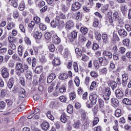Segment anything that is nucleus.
Listing matches in <instances>:
<instances>
[{
  "instance_id": "nucleus-1",
  "label": "nucleus",
  "mask_w": 131,
  "mask_h": 131,
  "mask_svg": "<svg viewBox=\"0 0 131 131\" xmlns=\"http://www.w3.org/2000/svg\"><path fill=\"white\" fill-rule=\"evenodd\" d=\"M28 66L27 64H22V63L19 62L16 63L15 66V72L17 76H21L22 73H24L28 70Z\"/></svg>"
},
{
  "instance_id": "nucleus-2",
  "label": "nucleus",
  "mask_w": 131,
  "mask_h": 131,
  "mask_svg": "<svg viewBox=\"0 0 131 131\" xmlns=\"http://www.w3.org/2000/svg\"><path fill=\"white\" fill-rule=\"evenodd\" d=\"M51 26L53 28H56L57 26L61 27L64 25V23L63 20H61L60 19V17L59 16H56L55 20H52L51 22Z\"/></svg>"
},
{
  "instance_id": "nucleus-3",
  "label": "nucleus",
  "mask_w": 131,
  "mask_h": 131,
  "mask_svg": "<svg viewBox=\"0 0 131 131\" xmlns=\"http://www.w3.org/2000/svg\"><path fill=\"white\" fill-rule=\"evenodd\" d=\"M110 95H111V91L110 88H105L104 92L103 94V98L106 104H109V100L110 99Z\"/></svg>"
},
{
  "instance_id": "nucleus-4",
  "label": "nucleus",
  "mask_w": 131,
  "mask_h": 131,
  "mask_svg": "<svg viewBox=\"0 0 131 131\" xmlns=\"http://www.w3.org/2000/svg\"><path fill=\"white\" fill-rule=\"evenodd\" d=\"M89 99L92 104L96 105L97 103V99H98V95L95 93H92L91 94Z\"/></svg>"
},
{
  "instance_id": "nucleus-5",
  "label": "nucleus",
  "mask_w": 131,
  "mask_h": 131,
  "mask_svg": "<svg viewBox=\"0 0 131 131\" xmlns=\"http://www.w3.org/2000/svg\"><path fill=\"white\" fill-rule=\"evenodd\" d=\"M80 7H81V4L79 2H76L72 5L71 10L73 12H76L80 9Z\"/></svg>"
},
{
  "instance_id": "nucleus-6",
  "label": "nucleus",
  "mask_w": 131,
  "mask_h": 131,
  "mask_svg": "<svg viewBox=\"0 0 131 131\" xmlns=\"http://www.w3.org/2000/svg\"><path fill=\"white\" fill-rule=\"evenodd\" d=\"M61 85V83L59 82H57V85L56 86V90H57L58 88H59L58 92L60 93H65L66 92V87L65 85Z\"/></svg>"
},
{
  "instance_id": "nucleus-7",
  "label": "nucleus",
  "mask_w": 131,
  "mask_h": 131,
  "mask_svg": "<svg viewBox=\"0 0 131 131\" xmlns=\"http://www.w3.org/2000/svg\"><path fill=\"white\" fill-rule=\"evenodd\" d=\"M128 80V77L127 76V74L124 73L122 75V85L123 86H126V84H127Z\"/></svg>"
},
{
  "instance_id": "nucleus-8",
  "label": "nucleus",
  "mask_w": 131,
  "mask_h": 131,
  "mask_svg": "<svg viewBox=\"0 0 131 131\" xmlns=\"http://www.w3.org/2000/svg\"><path fill=\"white\" fill-rule=\"evenodd\" d=\"M74 27V23L72 20H69L66 24V28L67 30H70L72 29Z\"/></svg>"
},
{
  "instance_id": "nucleus-9",
  "label": "nucleus",
  "mask_w": 131,
  "mask_h": 131,
  "mask_svg": "<svg viewBox=\"0 0 131 131\" xmlns=\"http://www.w3.org/2000/svg\"><path fill=\"white\" fill-rule=\"evenodd\" d=\"M25 75L26 78L28 80L32 79V72L30 70H27L25 71Z\"/></svg>"
},
{
  "instance_id": "nucleus-10",
  "label": "nucleus",
  "mask_w": 131,
  "mask_h": 131,
  "mask_svg": "<svg viewBox=\"0 0 131 131\" xmlns=\"http://www.w3.org/2000/svg\"><path fill=\"white\" fill-rule=\"evenodd\" d=\"M115 95L117 99H122L124 96L123 92L120 90H117L115 92Z\"/></svg>"
},
{
  "instance_id": "nucleus-11",
  "label": "nucleus",
  "mask_w": 131,
  "mask_h": 131,
  "mask_svg": "<svg viewBox=\"0 0 131 131\" xmlns=\"http://www.w3.org/2000/svg\"><path fill=\"white\" fill-rule=\"evenodd\" d=\"M52 41L55 45H59L61 42V39L57 35H54L52 37Z\"/></svg>"
},
{
  "instance_id": "nucleus-12",
  "label": "nucleus",
  "mask_w": 131,
  "mask_h": 131,
  "mask_svg": "<svg viewBox=\"0 0 131 131\" xmlns=\"http://www.w3.org/2000/svg\"><path fill=\"white\" fill-rule=\"evenodd\" d=\"M77 37V32L74 31L71 32V37L70 38V41L71 42H73Z\"/></svg>"
},
{
  "instance_id": "nucleus-13",
  "label": "nucleus",
  "mask_w": 131,
  "mask_h": 131,
  "mask_svg": "<svg viewBox=\"0 0 131 131\" xmlns=\"http://www.w3.org/2000/svg\"><path fill=\"white\" fill-rule=\"evenodd\" d=\"M2 75L4 78H8L9 77L10 74L9 73V71H8L7 68H4L2 70Z\"/></svg>"
},
{
  "instance_id": "nucleus-14",
  "label": "nucleus",
  "mask_w": 131,
  "mask_h": 131,
  "mask_svg": "<svg viewBox=\"0 0 131 131\" xmlns=\"http://www.w3.org/2000/svg\"><path fill=\"white\" fill-rule=\"evenodd\" d=\"M118 33L121 37H126V36H127V32H126L124 29L119 30Z\"/></svg>"
},
{
  "instance_id": "nucleus-15",
  "label": "nucleus",
  "mask_w": 131,
  "mask_h": 131,
  "mask_svg": "<svg viewBox=\"0 0 131 131\" xmlns=\"http://www.w3.org/2000/svg\"><path fill=\"white\" fill-rule=\"evenodd\" d=\"M41 126L43 130H48L50 127V123L48 122H43L41 124Z\"/></svg>"
},
{
  "instance_id": "nucleus-16",
  "label": "nucleus",
  "mask_w": 131,
  "mask_h": 131,
  "mask_svg": "<svg viewBox=\"0 0 131 131\" xmlns=\"http://www.w3.org/2000/svg\"><path fill=\"white\" fill-rule=\"evenodd\" d=\"M56 78V75L54 73H51L47 78V82L48 83H51Z\"/></svg>"
},
{
  "instance_id": "nucleus-17",
  "label": "nucleus",
  "mask_w": 131,
  "mask_h": 131,
  "mask_svg": "<svg viewBox=\"0 0 131 131\" xmlns=\"http://www.w3.org/2000/svg\"><path fill=\"white\" fill-rule=\"evenodd\" d=\"M102 55L105 57H107L108 59H112V53L107 50H104L102 53Z\"/></svg>"
},
{
  "instance_id": "nucleus-18",
  "label": "nucleus",
  "mask_w": 131,
  "mask_h": 131,
  "mask_svg": "<svg viewBox=\"0 0 131 131\" xmlns=\"http://www.w3.org/2000/svg\"><path fill=\"white\" fill-rule=\"evenodd\" d=\"M113 17L115 21H119L121 19L118 12L116 11L113 14Z\"/></svg>"
},
{
  "instance_id": "nucleus-19",
  "label": "nucleus",
  "mask_w": 131,
  "mask_h": 131,
  "mask_svg": "<svg viewBox=\"0 0 131 131\" xmlns=\"http://www.w3.org/2000/svg\"><path fill=\"white\" fill-rule=\"evenodd\" d=\"M73 126L74 128L78 129V128L81 126V123H80V121H77L74 122L73 124Z\"/></svg>"
},
{
  "instance_id": "nucleus-20",
  "label": "nucleus",
  "mask_w": 131,
  "mask_h": 131,
  "mask_svg": "<svg viewBox=\"0 0 131 131\" xmlns=\"http://www.w3.org/2000/svg\"><path fill=\"white\" fill-rule=\"evenodd\" d=\"M18 96L19 98H25V96H26V92H25V90L23 89H20Z\"/></svg>"
},
{
  "instance_id": "nucleus-21",
  "label": "nucleus",
  "mask_w": 131,
  "mask_h": 131,
  "mask_svg": "<svg viewBox=\"0 0 131 131\" xmlns=\"http://www.w3.org/2000/svg\"><path fill=\"white\" fill-rule=\"evenodd\" d=\"M59 79H60V80H65L66 79H67L68 78V74L67 73H63L60 74L59 76Z\"/></svg>"
},
{
  "instance_id": "nucleus-22",
  "label": "nucleus",
  "mask_w": 131,
  "mask_h": 131,
  "mask_svg": "<svg viewBox=\"0 0 131 131\" xmlns=\"http://www.w3.org/2000/svg\"><path fill=\"white\" fill-rule=\"evenodd\" d=\"M112 15V13L111 12H109L107 13V21H108L111 24H112L113 23V19H112V16L111 15Z\"/></svg>"
},
{
  "instance_id": "nucleus-23",
  "label": "nucleus",
  "mask_w": 131,
  "mask_h": 131,
  "mask_svg": "<svg viewBox=\"0 0 131 131\" xmlns=\"http://www.w3.org/2000/svg\"><path fill=\"white\" fill-rule=\"evenodd\" d=\"M45 37L46 40H48V42L51 41V39L52 38V33L48 32L45 34Z\"/></svg>"
},
{
  "instance_id": "nucleus-24",
  "label": "nucleus",
  "mask_w": 131,
  "mask_h": 131,
  "mask_svg": "<svg viewBox=\"0 0 131 131\" xmlns=\"http://www.w3.org/2000/svg\"><path fill=\"white\" fill-rule=\"evenodd\" d=\"M60 119L61 122H63V123H66V122H67V116H66V114H63L61 115Z\"/></svg>"
},
{
  "instance_id": "nucleus-25",
  "label": "nucleus",
  "mask_w": 131,
  "mask_h": 131,
  "mask_svg": "<svg viewBox=\"0 0 131 131\" xmlns=\"http://www.w3.org/2000/svg\"><path fill=\"white\" fill-rule=\"evenodd\" d=\"M81 113L82 120H83L84 121H86V119H88V117H86V113H85V112L83 110H81Z\"/></svg>"
},
{
  "instance_id": "nucleus-26",
  "label": "nucleus",
  "mask_w": 131,
  "mask_h": 131,
  "mask_svg": "<svg viewBox=\"0 0 131 131\" xmlns=\"http://www.w3.org/2000/svg\"><path fill=\"white\" fill-rule=\"evenodd\" d=\"M99 71L100 74H102L103 75H104L105 74H107L108 69H107V68H103L101 69H99Z\"/></svg>"
},
{
  "instance_id": "nucleus-27",
  "label": "nucleus",
  "mask_w": 131,
  "mask_h": 131,
  "mask_svg": "<svg viewBox=\"0 0 131 131\" xmlns=\"http://www.w3.org/2000/svg\"><path fill=\"white\" fill-rule=\"evenodd\" d=\"M42 36V33L41 32H36L34 35V37L36 39H40Z\"/></svg>"
},
{
  "instance_id": "nucleus-28",
  "label": "nucleus",
  "mask_w": 131,
  "mask_h": 131,
  "mask_svg": "<svg viewBox=\"0 0 131 131\" xmlns=\"http://www.w3.org/2000/svg\"><path fill=\"white\" fill-rule=\"evenodd\" d=\"M53 64L54 65V66H59V65H60L61 64V61H60V59L55 58L53 61Z\"/></svg>"
},
{
  "instance_id": "nucleus-29",
  "label": "nucleus",
  "mask_w": 131,
  "mask_h": 131,
  "mask_svg": "<svg viewBox=\"0 0 131 131\" xmlns=\"http://www.w3.org/2000/svg\"><path fill=\"white\" fill-rule=\"evenodd\" d=\"M13 85H14V82L13 81H9L7 83V87L10 90L13 89Z\"/></svg>"
},
{
  "instance_id": "nucleus-30",
  "label": "nucleus",
  "mask_w": 131,
  "mask_h": 131,
  "mask_svg": "<svg viewBox=\"0 0 131 131\" xmlns=\"http://www.w3.org/2000/svg\"><path fill=\"white\" fill-rule=\"evenodd\" d=\"M67 111L68 113H69V114H71L73 112V106H72V105L69 104L67 107Z\"/></svg>"
},
{
  "instance_id": "nucleus-31",
  "label": "nucleus",
  "mask_w": 131,
  "mask_h": 131,
  "mask_svg": "<svg viewBox=\"0 0 131 131\" xmlns=\"http://www.w3.org/2000/svg\"><path fill=\"white\" fill-rule=\"evenodd\" d=\"M109 84L111 85L112 90H114L117 88V83L116 81H113L109 82Z\"/></svg>"
},
{
  "instance_id": "nucleus-32",
  "label": "nucleus",
  "mask_w": 131,
  "mask_h": 131,
  "mask_svg": "<svg viewBox=\"0 0 131 131\" xmlns=\"http://www.w3.org/2000/svg\"><path fill=\"white\" fill-rule=\"evenodd\" d=\"M18 53L19 57H22L23 55V47L21 46H19L18 48Z\"/></svg>"
},
{
  "instance_id": "nucleus-33",
  "label": "nucleus",
  "mask_w": 131,
  "mask_h": 131,
  "mask_svg": "<svg viewBox=\"0 0 131 131\" xmlns=\"http://www.w3.org/2000/svg\"><path fill=\"white\" fill-rule=\"evenodd\" d=\"M123 46H125L126 47H128L129 46V43L130 42V40L128 38H126L124 39L122 41Z\"/></svg>"
},
{
  "instance_id": "nucleus-34",
  "label": "nucleus",
  "mask_w": 131,
  "mask_h": 131,
  "mask_svg": "<svg viewBox=\"0 0 131 131\" xmlns=\"http://www.w3.org/2000/svg\"><path fill=\"white\" fill-rule=\"evenodd\" d=\"M95 36L97 40H101L102 39V35L98 32L95 33Z\"/></svg>"
},
{
  "instance_id": "nucleus-35",
  "label": "nucleus",
  "mask_w": 131,
  "mask_h": 131,
  "mask_svg": "<svg viewBox=\"0 0 131 131\" xmlns=\"http://www.w3.org/2000/svg\"><path fill=\"white\" fill-rule=\"evenodd\" d=\"M102 38L103 40V42L104 43H107V41L108 40V35L106 34H103L102 35Z\"/></svg>"
},
{
  "instance_id": "nucleus-36",
  "label": "nucleus",
  "mask_w": 131,
  "mask_h": 131,
  "mask_svg": "<svg viewBox=\"0 0 131 131\" xmlns=\"http://www.w3.org/2000/svg\"><path fill=\"white\" fill-rule=\"evenodd\" d=\"M80 31L82 34L85 35L88 33V28L86 27H81L80 29Z\"/></svg>"
},
{
  "instance_id": "nucleus-37",
  "label": "nucleus",
  "mask_w": 131,
  "mask_h": 131,
  "mask_svg": "<svg viewBox=\"0 0 131 131\" xmlns=\"http://www.w3.org/2000/svg\"><path fill=\"white\" fill-rule=\"evenodd\" d=\"M80 16H81V13L80 11H77L75 13V20H79V18H80Z\"/></svg>"
},
{
  "instance_id": "nucleus-38",
  "label": "nucleus",
  "mask_w": 131,
  "mask_h": 131,
  "mask_svg": "<svg viewBox=\"0 0 131 131\" xmlns=\"http://www.w3.org/2000/svg\"><path fill=\"white\" fill-rule=\"evenodd\" d=\"M47 116L51 120H54V119H55V118H54V116L52 115V113H51V111L47 112Z\"/></svg>"
},
{
  "instance_id": "nucleus-39",
  "label": "nucleus",
  "mask_w": 131,
  "mask_h": 131,
  "mask_svg": "<svg viewBox=\"0 0 131 131\" xmlns=\"http://www.w3.org/2000/svg\"><path fill=\"white\" fill-rule=\"evenodd\" d=\"M99 109H101V110H103V108L104 107V100L100 99L99 100Z\"/></svg>"
},
{
  "instance_id": "nucleus-40",
  "label": "nucleus",
  "mask_w": 131,
  "mask_h": 131,
  "mask_svg": "<svg viewBox=\"0 0 131 131\" xmlns=\"http://www.w3.org/2000/svg\"><path fill=\"white\" fill-rule=\"evenodd\" d=\"M123 104H125L126 105H131V101L127 98H124L123 100Z\"/></svg>"
},
{
  "instance_id": "nucleus-41",
  "label": "nucleus",
  "mask_w": 131,
  "mask_h": 131,
  "mask_svg": "<svg viewBox=\"0 0 131 131\" xmlns=\"http://www.w3.org/2000/svg\"><path fill=\"white\" fill-rule=\"evenodd\" d=\"M42 71V67H37L35 70V73L40 74Z\"/></svg>"
},
{
  "instance_id": "nucleus-42",
  "label": "nucleus",
  "mask_w": 131,
  "mask_h": 131,
  "mask_svg": "<svg viewBox=\"0 0 131 131\" xmlns=\"http://www.w3.org/2000/svg\"><path fill=\"white\" fill-rule=\"evenodd\" d=\"M9 2L11 1V4L14 8H17L18 7V3L17 0H9Z\"/></svg>"
},
{
  "instance_id": "nucleus-43",
  "label": "nucleus",
  "mask_w": 131,
  "mask_h": 131,
  "mask_svg": "<svg viewBox=\"0 0 131 131\" xmlns=\"http://www.w3.org/2000/svg\"><path fill=\"white\" fill-rule=\"evenodd\" d=\"M112 102L115 106H117V105L119 104V101H118V100L115 98H113L112 99Z\"/></svg>"
},
{
  "instance_id": "nucleus-44",
  "label": "nucleus",
  "mask_w": 131,
  "mask_h": 131,
  "mask_svg": "<svg viewBox=\"0 0 131 131\" xmlns=\"http://www.w3.org/2000/svg\"><path fill=\"white\" fill-rule=\"evenodd\" d=\"M15 26V25L13 23H10L7 26V28L8 30H11V29H12V28H14Z\"/></svg>"
},
{
  "instance_id": "nucleus-45",
  "label": "nucleus",
  "mask_w": 131,
  "mask_h": 131,
  "mask_svg": "<svg viewBox=\"0 0 131 131\" xmlns=\"http://www.w3.org/2000/svg\"><path fill=\"white\" fill-rule=\"evenodd\" d=\"M18 9L20 11H23L25 9V3L21 2L19 5Z\"/></svg>"
},
{
  "instance_id": "nucleus-46",
  "label": "nucleus",
  "mask_w": 131,
  "mask_h": 131,
  "mask_svg": "<svg viewBox=\"0 0 131 131\" xmlns=\"http://www.w3.org/2000/svg\"><path fill=\"white\" fill-rule=\"evenodd\" d=\"M39 27L40 29L42 31L46 30V29H47V26L42 23L39 24Z\"/></svg>"
},
{
  "instance_id": "nucleus-47",
  "label": "nucleus",
  "mask_w": 131,
  "mask_h": 131,
  "mask_svg": "<svg viewBox=\"0 0 131 131\" xmlns=\"http://www.w3.org/2000/svg\"><path fill=\"white\" fill-rule=\"evenodd\" d=\"M79 40L80 42H84L86 40L85 37L83 36L82 35H80L79 37Z\"/></svg>"
},
{
  "instance_id": "nucleus-48",
  "label": "nucleus",
  "mask_w": 131,
  "mask_h": 131,
  "mask_svg": "<svg viewBox=\"0 0 131 131\" xmlns=\"http://www.w3.org/2000/svg\"><path fill=\"white\" fill-rule=\"evenodd\" d=\"M6 95H7V93L6 92V90L2 89L1 91L0 96L2 97V98H5Z\"/></svg>"
},
{
  "instance_id": "nucleus-49",
  "label": "nucleus",
  "mask_w": 131,
  "mask_h": 131,
  "mask_svg": "<svg viewBox=\"0 0 131 131\" xmlns=\"http://www.w3.org/2000/svg\"><path fill=\"white\" fill-rule=\"evenodd\" d=\"M8 40L10 43H14V42H16V38L14 37H9Z\"/></svg>"
},
{
  "instance_id": "nucleus-50",
  "label": "nucleus",
  "mask_w": 131,
  "mask_h": 131,
  "mask_svg": "<svg viewBox=\"0 0 131 131\" xmlns=\"http://www.w3.org/2000/svg\"><path fill=\"white\" fill-rule=\"evenodd\" d=\"M115 116L116 117H120L121 116V111L119 109H117L115 111Z\"/></svg>"
},
{
  "instance_id": "nucleus-51",
  "label": "nucleus",
  "mask_w": 131,
  "mask_h": 131,
  "mask_svg": "<svg viewBox=\"0 0 131 131\" xmlns=\"http://www.w3.org/2000/svg\"><path fill=\"white\" fill-rule=\"evenodd\" d=\"M33 20L35 21L36 24H39V23H40V18L38 16H35L33 18Z\"/></svg>"
},
{
  "instance_id": "nucleus-52",
  "label": "nucleus",
  "mask_w": 131,
  "mask_h": 131,
  "mask_svg": "<svg viewBox=\"0 0 131 131\" xmlns=\"http://www.w3.org/2000/svg\"><path fill=\"white\" fill-rule=\"evenodd\" d=\"M49 50L50 52H52V53L53 52H55V45L54 44H51L49 47H48Z\"/></svg>"
},
{
  "instance_id": "nucleus-53",
  "label": "nucleus",
  "mask_w": 131,
  "mask_h": 131,
  "mask_svg": "<svg viewBox=\"0 0 131 131\" xmlns=\"http://www.w3.org/2000/svg\"><path fill=\"white\" fill-rule=\"evenodd\" d=\"M75 83L76 86H79L80 84V81L79 80V78L78 77H76L75 79Z\"/></svg>"
},
{
  "instance_id": "nucleus-54",
  "label": "nucleus",
  "mask_w": 131,
  "mask_h": 131,
  "mask_svg": "<svg viewBox=\"0 0 131 131\" xmlns=\"http://www.w3.org/2000/svg\"><path fill=\"white\" fill-rule=\"evenodd\" d=\"M75 53H77L78 56H81L82 55V51H81V49H79V48H76Z\"/></svg>"
},
{
  "instance_id": "nucleus-55",
  "label": "nucleus",
  "mask_w": 131,
  "mask_h": 131,
  "mask_svg": "<svg viewBox=\"0 0 131 131\" xmlns=\"http://www.w3.org/2000/svg\"><path fill=\"white\" fill-rule=\"evenodd\" d=\"M39 60L41 63H46L47 62V59H46V58L45 56L41 55L39 56Z\"/></svg>"
},
{
  "instance_id": "nucleus-56",
  "label": "nucleus",
  "mask_w": 131,
  "mask_h": 131,
  "mask_svg": "<svg viewBox=\"0 0 131 131\" xmlns=\"http://www.w3.org/2000/svg\"><path fill=\"white\" fill-rule=\"evenodd\" d=\"M125 51H126V49L124 47H120L118 52L120 54H124Z\"/></svg>"
},
{
  "instance_id": "nucleus-57",
  "label": "nucleus",
  "mask_w": 131,
  "mask_h": 131,
  "mask_svg": "<svg viewBox=\"0 0 131 131\" xmlns=\"http://www.w3.org/2000/svg\"><path fill=\"white\" fill-rule=\"evenodd\" d=\"M96 85H97V82L96 81L92 82L90 86L91 91H93L94 89H96Z\"/></svg>"
},
{
  "instance_id": "nucleus-58",
  "label": "nucleus",
  "mask_w": 131,
  "mask_h": 131,
  "mask_svg": "<svg viewBox=\"0 0 131 131\" xmlns=\"http://www.w3.org/2000/svg\"><path fill=\"white\" fill-rule=\"evenodd\" d=\"M6 108V103L4 101H1L0 102V110H3V109H5Z\"/></svg>"
},
{
  "instance_id": "nucleus-59",
  "label": "nucleus",
  "mask_w": 131,
  "mask_h": 131,
  "mask_svg": "<svg viewBox=\"0 0 131 131\" xmlns=\"http://www.w3.org/2000/svg\"><path fill=\"white\" fill-rule=\"evenodd\" d=\"M99 123V118L98 117H95L93 121V126H95V125H96V124H98Z\"/></svg>"
},
{
  "instance_id": "nucleus-60",
  "label": "nucleus",
  "mask_w": 131,
  "mask_h": 131,
  "mask_svg": "<svg viewBox=\"0 0 131 131\" xmlns=\"http://www.w3.org/2000/svg\"><path fill=\"white\" fill-rule=\"evenodd\" d=\"M59 99L60 100L61 102H62V103H66V101H67V98L64 96L59 97Z\"/></svg>"
},
{
  "instance_id": "nucleus-61",
  "label": "nucleus",
  "mask_w": 131,
  "mask_h": 131,
  "mask_svg": "<svg viewBox=\"0 0 131 131\" xmlns=\"http://www.w3.org/2000/svg\"><path fill=\"white\" fill-rule=\"evenodd\" d=\"M54 86H55V83H52L50 86L48 88L49 93H52L54 91Z\"/></svg>"
},
{
  "instance_id": "nucleus-62",
  "label": "nucleus",
  "mask_w": 131,
  "mask_h": 131,
  "mask_svg": "<svg viewBox=\"0 0 131 131\" xmlns=\"http://www.w3.org/2000/svg\"><path fill=\"white\" fill-rule=\"evenodd\" d=\"M94 65L96 70H99V69H100V65H99V62H98V61H94Z\"/></svg>"
},
{
  "instance_id": "nucleus-63",
  "label": "nucleus",
  "mask_w": 131,
  "mask_h": 131,
  "mask_svg": "<svg viewBox=\"0 0 131 131\" xmlns=\"http://www.w3.org/2000/svg\"><path fill=\"white\" fill-rule=\"evenodd\" d=\"M70 98L71 100H74L75 98H76V95L74 93V92H72L70 93Z\"/></svg>"
},
{
  "instance_id": "nucleus-64",
  "label": "nucleus",
  "mask_w": 131,
  "mask_h": 131,
  "mask_svg": "<svg viewBox=\"0 0 131 131\" xmlns=\"http://www.w3.org/2000/svg\"><path fill=\"white\" fill-rule=\"evenodd\" d=\"M74 69L75 72H78V66L76 62H74Z\"/></svg>"
}]
</instances>
